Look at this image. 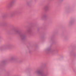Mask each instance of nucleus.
I'll list each match as a JSON object with an SVG mask.
<instances>
[{"instance_id":"obj_1","label":"nucleus","mask_w":76,"mask_h":76,"mask_svg":"<svg viewBox=\"0 0 76 76\" xmlns=\"http://www.w3.org/2000/svg\"><path fill=\"white\" fill-rule=\"evenodd\" d=\"M13 4H14V2L12 1L10 4V5H12Z\"/></svg>"}]
</instances>
